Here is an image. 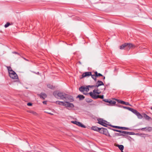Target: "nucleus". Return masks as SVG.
Returning a JSON list of instances; mask_svg holds the SVG:
<instances>
[{
    "label": "nucleus",
    "mask_w": 152,
    "mask_h": 152,
    "mask_svg": "<svg viewBox=\"0 0 152 152\" xmlns=\"http://www.w3.org/2000/svg\"><path fill=\"white\" fill-rule=\"evenodd\" d=\"M53 94L56 98L58 99L62 100L65 99L66 100L70 101L71 102L74 101L73 98L71 96L62 92L56 91L53 92Z\"/></svg>",
    "instance_id": "1"
},
{
    "label": "nucleus",
    "mask_w": 152,
    "mask_h": 152,
    "mask_svg": "<svg viewBox=\"0 0 152 152\" xmlns=\"http://www.w3.org/2000/svg\"><path fill=\"white\" fill-rule=\"evenodd\" d=\"M134 45L131 43H125L120 46V49H125L126 50H129Z\"/></svg>",
    "instance_id": "2"
},
{
    "label": "nucleus",
    "mask_w": 152,
    "mask_h": 152,
    "mask_svg": "<svg viewBox=\"0 0 152 152\" xmlns=\"http://www.w3.org/2000/svg\"><path fill=\"white\" fill-rule=\"evenodd\" d=\"M97 121H98V123L99 124L101 125H102L105 126L107 127V125H109L111 126V125H109V123L107 121H106L104 120L103 119L101 118H99L97 119Z\"/></svg>",
    "instance_id": "3"
},
{
    "label": "nucleus",
    "mask_w": 152,
    "mask_h": 152,
    "mask_svg": "<svg viewBox=\"0 0 152 152\" xmlns=\"http://www.w3.org/2000/svg\"><path fill=\"white\" fill-rule=\"evenodd\" d=\"M9 75L10 77L12 78L18 80V75L13 70H11V72L9 73Z\"/></svg>",
    "instance_id": "4"
},
{
    "label": "nucleus",
    "mask_w": 152,
    "mask_h": 152,
    "mask_svg": "<svg viewBox=\"0 0 152 152\" xmlns=\"http://www.w3.org/2000/svg\"><path fill=\"white\" fill-rule=\"evenodd\" d=\"M89 95L91 97L94 99H96L98 98H101V99H103L104 98V95H102L101 96H99V95H94V94H93L92 92L91 91L89 93Z\"/></svg>",
    "instance_id": "5"
},
{
    "label": "nucleus",
    "mask_w": 152,
    "mask_h": 152,
    "mask_svg": "<svg viewBox=\"0 0 152 152\" xmlns=\"http://www.w3.org/2000/svg\"><path fill=\"white\" fill-rule=\"evenodd\" d=\"M79 90L80 91L83 92V93L84 94H86L84 93V92H88L89 90V88H88V87L87 86H86V87H84L83 86H82L80 87V88H79Z\"/></svg>",
    "instance_id": "6"
},
{
    "label": "nucleus",
    "mask_w": 152,
    "mask_h": 152,
    "mask_svg": "<svg viewBox=\"0 0 152 152\" xmlns=\"http://www.w3.org/2000/svg\"><path fill=\"white\" fill-rule=\"evenodd\" d=\"M71 122L73 124L77 125V126H80L83 128H86V126L82 124L79 122H78L76 121H72Z\"/></svg>",
    "instance_id": "7"
},
{
    "label": "nucleus",
    "mask_w": 152,
    "mask_h": 152,
    "mask_svg": "<svg viewBox=\"0 0 152 152\" xmlns=\"http://www.w3.org/2000/svg\"><path fill=\"white\" fill-rule=\"evenodd\" d=\"M64 103L65 105H64V106H65L66 107H70L73 108L74 107L73 104L70 103L68 102L65 101L64 102Z\"/></svg>",
    "instance_id": "8"
},
{
    "label": "nucleus",
    "mask_w": 152,
    "mask_h": 152,
    "mask_svg": "<svg viewBox=\"0 0 152 152\" xmlns=\"http://www.w3.org/2000/svg\"><path fill=\"white\" fill-rule=\"evenodd\" d=\"M100 132L101 133L105 135H107L108 133L107 130L103 128H102L100 130Z\"/></svg>",
    "instance_id": "9"
},
{
    "label": "nucleus",
    "mask_w": 152,
    "mask_h": 152,
    "mask_svg": "<svg viewBox=\"0 0 152 152\" xmlns=\"http://www.w3.org/2000/svg\"><path fill=\"white\" fill-rule=\"evenodd\" d=\"M91 75V72H86L83 73L82 75L81 78H83L87 76H89Z\"/></svg>",
    "instance_id": "10"
},
{
    "label": "nucleus",
    "mask_w": 152,
    "mask_h": 152,
    "mask_svg": "<svg viewBox=\"0 0 152 152\" xmlns=\"http://www.w3.org/2000/svg\"><path fill=\"white\" fill-rule=\"evenodd\" d=\"M104 85L103 83L100 80H98L96 83V85L95 86V88H97L99 86Z\"/></svg>",
    "instance_id": "11"
},
{
    "label": "nucleus",
    "mask_w": 152,
    "mask_h": 152,
    "mask_svg": "<svg viewBox=\"0 0 152 152\" xmlns=\"http://www.w3.org/2000/svg\"><path fill=\"white\" fill-rule=\"evenodd\" d=\"M111 126L114 128H118L120 129H121L123 130H128L129 129V128L127 127H121V126Z\"/></svg>",
    "instance_id": "12"
},
{
    "label": "nucleus",
    "mask_w": 152,
    "mask_h": 152,
    "mask_svg": "<svg viewBox=\"0 0 152 152\" xmlns=\"http://www.w3.org/2000/svg\"><path fill=\"white\" fill-rule=\"evenodd\" d=\"M38 96L41 99H42L43 100L45 99L47 96L46 94L43 93H42L40 94H38Z\"/></svg>",
    "instance_id": "13"
},
{
    "label": "nucleus",
    "mask_w": 152,
    "mask_h": 152,
    "mask_svg": "<svg viewBox=\"0 0 152 152\" xmlns=\"http://www.w3.org/2000/svg\"><path fill=\"white\" fill-rule=\"evenodd\" d=\"M121 132L120 133L124 135L123 136H125L126 135H131L132 134V132H128L121 130Z\"/></svg>",
    "instance_id": "14"
},
{
    "label": "nucleus",
    "mask_w": 152,
    "mask_h": 152,
    "mask_svg": "<svg viewBox=\"0 0 152 152\" xmlns=\"http://www.w3.org/2000/svg\"><path fill=\"white\" fill-rule=\"evenodd\" d=\"M91 129L94 131H99L100 132V130L101 129V128H98L96 126H93L91 127Z\"/></svg>",
    "instance_id": "15"
},
{
    "label": "nucleus",
    "mask_w": 152,
    "mask_h": 152,
    "mask_svg": "<svg viewBox=\"0 0 152 152\" xmlns=\"http://www.w3.org/2000/svg\"><path fill=\"white\" fill-rule=\"evenodd\" d=\"M97 89H94L93 91V92H92L93 93V94H94V95H96V94H100L101 92L100 91H99V90L97 88H96Z\"/></svg>",
    "instance_id": "16"
},
{
    "label": "nucleus",
    "mask_w": 152,
    "mask_h": 152,
    "mask_svg": "<svg viewBox=\"0 0 152 152\" xmlns=\"http://www.w3.org/2000/svg\"><path fill=\"white\" fill-rule=\"evenodd\" d=\"M118 103H121L122 104H125L126 105L131 106V105L130 104H129V103L128 102H124V101H122V100H118Z\"/></svg>",
    "instance_id": "17"
},
{
    "label": "nucleus",
    "mask_w": 152,
    "mask_h": 152,
    "mask_svg": "<svg viewBox=\"0 0 152 152\" xmlns=\"http://www.w3.org/2000/svg\"><path fill=\"white\" fill-rule=\"evenodd\" d=\"M56 104H58L60 105H63L64 106V105H65V104L64 102H61L58 101L56 102Z\"/></svg>",
    "instance_id": "18"
},
{
    "label": "nucleus",
    "mask_w": 152,
    "mask_h": 152,
    "mask_svg": "<svg viewBox=\"0 0 152 152\" xmlns=\"http://www.w3.org/2000/svg\"><path fill=\"white\" fill-rule=\"evenodd\" d=\"M77 98H79V100H82L85 98V96L83 95L79 94L77 96Z\"/></svg>",
    "instance_id": "19"
},
{
    "label": "nucleus",
    "mask_w": 152,
    "mask_h": 152,
    "mask_svg": "<svg viewBox=\"0 0 152 152\" xmlns=\"http://www.w3.org/2000/svg\"><path fill=\"white\" fill-rule=\"evenodd\" d=\"M108 103L111 105H115L116 103V102L114 100H109Z\"/></svg>",
    "instance_id": "20"
},
{
    "label": "nucleus",
    "mask_w": 152,
    "mask_h": 152,
    "mask_svg": "<svg viewBox=\"0 0 152 152\" xmlns=\"http://www.w3.org/2000/svg\"><path fill=\"white\" fill-rule=\"evenodd\" d=\"M119 148L120 150L123 152V150L124 149V146L122 145H117V146Z\"/></svg>",
    "instance_id": "21"
},
{
    "label": "nucleus",
    "mask_w": 152,
    "mask_h": 152,
    "mask_svg": "<svg viewBox=\"0 0 152 152\" xmlns=\"http://www.w3.org/2000/svg\"><path fill=\"white\" fill-rule=\"evenodd\" d=\"M129 110L131 111V112H132L135 115L136 114V113L138 112L136 110H135L134 109L131 108H130L129 109Z\"/></svg>",
    "instance_id": "22"
},
{
    "label": "nucleus",
    "mask_w": 152,
    "mask_h": 152,
    "mask_svg": "<svg viewBox=\"0 0 152 152\" xmlns=\"http://www.w3.org/2000/svg\"><path fill=\"white\" fill-rule=\"evenodd\" d=\"M136 115L139 119H142V115L138 112H137L136 113Z\"/></svg>",
    "instance_id": "23"
},
{
    "label": "nucleus",
    "mask_w": 152,
    "mask_h": 152,
    "mask_svg": "<svg viewBox=\"0 0 152 152\" xmlns=\"http://www.w3.org/2000/svg\"><path fill=\"white\" fill-rule=\"evenodd\" d=\"M94 73H95V75H96V76H97V77H98V76H102V77L103 76V75L102 74H101L99 73H98V72L96 71Z\"/></svg>",
    "instance_id": "24"
},
{
    "label": "nucleus",
    "mask_w": 152,
    "mask_h": 152,
    "mask_svg": "<svg viewBox=\"0 0 152 152\" xmlns=\"http://www.w3.org/2000/svg\"><path fill=\"white\" fill-rule=\"evenodd\" d=\"M90 76H91V77L95 81H96V77H97V76H96V75L95 74L94 75H92L91 74V75Z\"/></svg>",
    "instance_id": "25"
},
{
    "label": "nucleus",
    "mask_w": 152,
    "mask_h": 152,
    "mask_svg": "<svg viewBox=\"0 0 152 152\" xmlns=\"http://www.w3.org/2000/svg\"><path fill=\"white\" fill-rule=\"evenodd\" d=\"M47 86L48 88L51 89H53L54 88V87L53 85L50 84H48Z\"/></svg>",
    "instance_id": "26"
},
{
    "label": "nucleus",
    "mask_w": 152,
    "mask_h": 152,
    "mask_svg": "<svg viewBox=\"0 0 152 152\" xmlns=\"http://www.w3.org/2000/svg\"><path fill=\"white\" fill-rule=\"evenodd\" d=\"M144 117L146 120H148L150 118V117L145 113L144 114Z\"/></svg>",
    "instance_id": "27"
},
{
    "label": "nucleus",
    "mask_w": 152,
    "mask_h": 152,
    "mask_svg": "<svg viewBox=\"0 0 152 152\" xmlns=\"http://www.w3.org/2000/svg\"><path fill=\"white\" fill-rule=\"evenodd\" d=\"M28 112L31 113L34 115H36L37 114V113L36 112L32 110H29L28 111Z\"/></svg>",
    "instance_id": "28"
},
{
    "label": "nucleus",
    "mask_w": 152,
    "mask_h": 152,
    "mask_svg": "<svg viewBox=\"0 0 152 152\" xmlns=\"http://www.w3.org/2000/svg\"><path fill=\"white\" fill-rule=\"evenodd\" d=\"M146 131H147L148 132H150L152 131V127H146Z\"/></svg>",
    "instance_id": "29"
},
{
    "label": "nucleus",
    "mask_w": 152,
    "mask_h": 152,
    "mask_svg": "<svg viewBox=\"0 0 152 152\" xmlns=\"http://www.w3.org/2000/svg\"><path fill=\"white\" fill-rule=\"evenodd\" d=\"M115 135L116 136H124V135L121 134V133H115Z\"/></svg>",
    "instance_id": "30"
},
{
    "label": "nucleus",
    "mask_w": 152,
    "mask_h": 152,
    "mask_svg": "<svg viewBox=\"0 0 152 152\" xmlns=\"http://www.w3.org/2000/svg\"><path fill=\"white\" fill-rule=\"evenodd\" d=\"M118 106L119 107H123L124 109H127L128 110H129V109L130 108V107H124V106H121V105Z\"/></svg>",
    "instance_id": "31"
},
{
    "label": "nucleus",
    "mask_w": 152,
    "mask_h": 152,
    "mask_svg": "<svg viewBox=\"0 0 152 152\" xmlns=\"http://www.w3.org/2000/svg\"><path fill=\"white\" fill-rule=\"evenodd\" d=\"M110 129L113 130V131H115V132H121V130H117V129H111V128H109Z\"/></svg>",
    "instance_id": "32"
},
{
    "label": "nucleus",
    "mask_w": 152,
    "mask_h": 152,
    "mask_svg": "<svg viewBox=\"0 0 152 152\" xmlns=\"http://www.w3.org/2000/svg\"><path fill=\"white\" fill-rule=\"evenodd\" d=\"M139 130H142V131H146V127H145V128H140L138 129Z\"/></svg>",
    "instance_id": "33"
},
{
    "label": "nucleus",
    "mask_w": 152,
    "mask_h": 152,
    "mask_svg": "<svg viewBox=\"0 0 152 152\" xmlns=\"http://www.w3.org/2000/svg\"><path fill=\"white\" fill-rule=\"evenodd\" d=\"M7 68L9 72V73L10 72H11V70H12V69L10 66H7Z\"/></svg>",
    "instance_id": "34"
},
{
    "label": "nucleus",
    "mask_w": 152,
    "mask_h": 152,
    "mask_svg": "<svg viewBox=\"0 0 152 152\" xmlns=\"http://www.w3.org/2000/svg\"><path fill=\"white\" fill-rule=\"evenodd\" d=\"M10 25V23H7L4 26V27L5 28H7Z\"/></svg>",
    "instance_id": "35"
},
{
    "label": "nucleus",
    "mask_w": 152,
    "mask_h": 152,
    "mask_svg": "<svg viewBox=\"0 0 152 152\" xmlns=\"http://www.w3.org/2000/svg\"><path fill=\"white\" fill-rule=\"evenodd\" d=\"M92 100L91 99H86V102H92Z\"/></svg>",
    "instance_id": "36"
},
{
    "label": "nucleus",
    "mask_w": 152,
    "mask_h": 152,
    "mask_svg": "<svg viewBox=\"0 0 152 152\" xmlns=\"http://www.w3.org/2000/svg\"><path fill=\"white\" fill-rule=\"evenodd\" d=\"M95 85L88 86H87L88 87V88H92L93 87H95Z\"/></svg>",
    "instance_id": "37"
},
{
    "label": "nucleus",
    "mask_w": 152,
    "mask_h": 152,
    "mask_svg": "<svg viewBox=\"0 0 152 152\" xmlns=\"http://www.w3.org/2000/svg\"><path fill=\"white\" fill-rule=\"evenodd\" d=\"M105 102H108H108L109 101V100L108 99H103V100Z\"/></svg>",
    "instance_id": "38"
},
{
    "label": "nucleus",
    "mask_w": 152,
    "mask_h": 152,
    "mask_svg": "<svg viewBox=\"0 0 152 152\" xmlns=\"http://www.w3.org/2000/svg\"><path fill=\"white\" fill-rule=\"evenodd\" d=\"M27 105H28V106H31L32 105V103L29 102V103H28L27 104Z\"/></svg>",
    "instance_id": "39"
},
{
    "label": "nucleus",
    "mask_w": 152,
    "mask_h": 152,
    "mask_svg": "<svg viewBox=\"0 0 152 152\" xmlns=\"http://www.w3.org/2000/svg\"><path fill=\"white\" fill-rule=\"evenodd\" d=\"M142 134L145 135V134H139V133H137V134H136V135H139L141 136Z\"/></svg>",
    "instance_id": "40"
},
{
    "label": "nucleus",
    "mask_w": 152,
    "mask_h": 152,
    "mask_svg": "<svg viewBox=\"0 0 152 152\" xmlns=\"http://www.w3.org/2000/svg\"><path fill=\"white\" fill-rule=\"evenodd\" d=\"M107 136H108L109 137H111V136L108 133L107 134V135H106Z\"/></svg>",
    "instance_id": "41"
},
{
    "label": "nucleus",
    "mask_w": 152,
    "mask_h": 152,
    "mask_svg": "<svg viewBox=\"0 0 152 152\" xmlns=\"http://www.w3.org/2000/svg\"><path fill=\"white\" fill-rule=\"evenodd\" d=\"M42 103L44 104H46L47 102L46 101H44Z\"/></svg>",
    "instance_id": "42"
},
{
    "label": "nucleus",
    "mask_w": 152,
    "mask_h": 152,
    "mask_svg": "<svg viewBox=\"0 0 152 152\" xmlns=\"http://www.w3.org/2000/svg\"><path fill=\"white\" fill-rule=\"evenodd\" d=\"M13 53H15V54H19L17 52H13Z\"/></svg>",
    "instance_id": "43"
},
{
    "label": "nucleus",
    "mask_w": 152,
    "mask_h": 152,
    "mask_svg": "<svg viewBox=\"0 0 152 152\" xmlns=\"http://www.w3.org/2000/svg\"><path fill=\"white\" fill-rule=\"evenodd\" d=\"M48 114H50L51 115H53V113H48V112L47 113Z\"/></svg>",
    "instance_id": "44"
},
{
    "label": "nucleus",
    "mask_w": 152,
    "mask_h": 152,
    "mask_svg": "<svg viewBox=\"0 0 152 152\" xmlns=\"http://www.w3.org/2000/svg\"><path fill=\"white\" fill-rule=\"evenodd\" d=\"M103 79L104 80L105 79V77L104 76H103Z\"/></svg>",
    "instance_id": "45"
},
{
    "label": "nucleus",
    "mask_w": 152,
    "mask_h": 152,
    "mask_svg": "<svg viewBox=\"0 0 152 152\" xmlns=\"http://www.w3.org/2000/svg\"><path fill=\"white\" fill-rule=\"evenodd\" d=\"M151 110H152V107H151Z\"/></svg>",
    "instance_id": "46"
},
{
    "label": "nucleus",
    "mask_w": 152,
    "mask_h": 152,
    "mask_svg": "<svg viewBox=\"0 0 152 152\" xmlns=\"http://www.w3.org/2000/svg\"><path fill=\"white\" fill-rule=\"evenodd\" d=\"M24 59L26 60L25 58H24Z\"/></svg>",
    "instance_id": "47"
}]
</instances>
